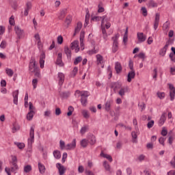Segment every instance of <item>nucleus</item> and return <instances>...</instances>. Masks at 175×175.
<instances>
[{"label": "nucleus", "mask_w": 175, "mask_h": 175, "mask_svg": "<svg viewBox=\"0 0 175 175\" xmlns=\"http://www.w3.org/2000/svg\"><path fill=\"white\" fill-rule=\"evenodd\" d=\"M29 70L31 73H34L36 77H40V69L36 64V60L35 58H31L29 64Z\"/></svg>", "instance_id": "1"}, {"label": "nucleus", "mask_w": 175, "mask_h": 175, "mask_svg": "<svg viewBox=\"0 0 175 175\" xmlns=\"http://www.w3.org/2000/svg\"><path fill=\"white\" fill-rule=\"evenodd\" d=\"M75 95H81V103L82 106H87V98L90 96V93H88V92H80L79 90H77L75 92Z\"/></svg>", "instance_id": "2"}, {"label": "nucleus", "mask_w": 175, "mask_h": 175, "mask_svg": "<svg viewBox=\"0 0 175 175\" xmlns=\"http://www.w3.org/2000/svg\"><path fill=\"white\" fill-rule=\"evenodd\" d=\"M30 137L27 140V144L29 148H32V144L35 142V128L31 127L29 131Z\"/></svg>", "instance_id": "3"}, {"label": "nucleus", "mask_w": 175, "mask_h": 175, "mask_svg": "<svg viewBox=\"0 0 175 175\" xmlns=\"http://www.w3.org/2000/svg\"><path fill=\"white\" fill-rule=\"evenodd\" d=\"M120 38V34H116L115 36L112 37L113 45H112V53H117L118 51V39Z\"/></svg>", "instance_id": "4"}, {"label": "nucleus", "mask_w": 175, "mask_h": 175, "mask_svg": "<svg viewBox=\"0 0 175 175\" xmlns=\"http://www.w3.org/2000/svg\"><path fill=\"white\" fill-rule=\"evenodd\" d=\"M137 44L140 43H144V42L147 40V36H146L143 32H137Z\"/></svg>", "instance_id": "5"}, {"label": "nucleus", "mask_w": 175, "mask_h": 175, "mask_svg": "<svg viewBox=\"0 0 175 175\" xmlns=\"http://www.w3.org/2000/svg\"><path fill=\"white\" fill-rule=\"evenodd\" d=\"M57 81L59 87H62V85H64V83H65V74L63 72H58Z\"/></svg>", "instance_id": "6"}, {"label": "nucleus", "mask_w": 175, "mask_h": 175, "mask_svg": "<svg viewBox=\"0 0 175 175\" xmlns=\"http://www.w3.org/2000/svg\"><path fill=\"white\" fill-rule=\"evenodd\" d=\"M14 30L17 35V38L19 39H23V38H24V30L20 28V27L16 26Z\"/></svg>", "instance_id": "7"}, {"label": "nucleus", "mask_w": 175, "mask_h": 175, "mask_svg": "<svg viewBox=\"0 0 175 175\" xmlns=\"http://www.w3.org/2000/svg\"><path fill=\"white\" fill-rule=\"evenodd\" d=\"M12 166L11 167V172H15L18 169V166L17 165V157L12 156Z\"/></svg>", "instance_id": "8"}, {"label": "nucleus", "mask_w": 175, "mask_h": 175, "mask_svg": "<svg viewBox=\"0 0 175 175\" xmlns=\"http://www.w3.org/2000/svg\"><path fill=\"white\" fill-rule=\"evenodd\" d=\"M56 167L58 170L59 175H64L65 174V172H66V168L62 164L57 163H56Z\"/></svg>", "instance_id": "9"}, {"label": "nucleus", "mask_w": 175, "mask_h": 175, "mask_svg": "<svg viewBox=\"0 0 175 175\" xmlns=\"http://www.w3.org/2000/svg\"><path fill=\"white\" fill-rule=\"evenodd\" d=\"M87 139L91 146H94L96 143V138L93 134H88Z\"/></svg>", "instance_id": "10"}, {"label": "nucleus", "mask_w": 175, "mask_h": 175, "mask_svg": "<svg viewBox=\"0 0 175 175\" xmlns=\"http://www.w3.org/2000/svg\"><path fill=\"white\" fill-rule=\"evenodd\" d=\"M92 20L93 21H101V25H105V21H107V18H106V16H94Z\"/></svg>", "instance_id": "11"}, {"label": "nucleus", "mask_w": 175, "mask_h": 175, "mask_svg": "<svg viewBox=\"0 0 175 175\" xmlns=\"http://www.w3.org/2000/svg\"><path fill=\"white\" fill-rule=\"evenodd\" d=\"M168 85H169V88H170V100H174L175 88H174V86L172 84H171V83H169Z\"/></svg>", "instance_id": "12"}, {"label": "nucleus", "mask_w": 175, "mask_h": 175, "mask_svg": "<svg viewBox=\"0 0 175 175\" xmlns=\"http://www.w3.org/2000/svg\"><path fill=\"white\" fill-rule=\"evenodd\" d=\"M77 141L76 139H72V142L66 145V150H75L76 148Z\"/></svg>", "instance_id": "13"}, {"label": "nucleus", "mask_w": 175, "mask_h": 175, "mask_svg": "<svg viewBox=\"0 0 175 175\" xmlns=\"http://www.w3.org/2000/svg\"><path fill=\"white\" fill-rule=\"evenodd\" d=\"M72 50H75V53H79L80 51V46H79V41L75 40L71 43Z\"/></svg>", "instance_id": "14"}, {"label": "nucleus", "mask_w": 175, "mask_h": 175, "mask_svg": "<svg viewBox=\"0 0 175 175\" xmlns=\"http://www.w3.org/2000/svg\"><path fill=\"white\" fill-rule=\"evenodd\" d=\"M161 15L159 13H156L155 14V19L154 22V29L157 31L158 29V27L159 26V19H160Z\"/></svg>", "instance_id": "15"}, {"label": "nucleus", "mask_w": 175, "mask_h": 175, "mask_svg": "<svg viewBox=\"0 0 175 175\" xmlns=\"http://www.w3.org/2000/svg\"><path fill=\"white\" fill-rule=\"evenodd\" d=\"M85 32L84 31H81L80 34V46L81 50H84V38H85Z\"/></svg>", "instance_id": "16"}, {"label": "nucleus", "mask_w": 175, "mask_h": 175, "mask_svg": "<svg viewBox=\"0 0 175 175\" xmlns=\"http://www.w3.org/2000/svg\"><path fill=\"white\" fill-rule=\"evenodd\" d=\"M56 65H58V66H64V62H62V53H58Z\"/></svg>", "instance_id": "17"}, {"label": "nucleus", "mask_w": 175, "mask_h": 175, "mask_svg": "<svg viewBox=\"0 0 175 175\" xmlns=\"http://www.w3.org/2000/svg\"><path fill=\"white\" fill-rule=\"evenodd\" d=\"M169 46H170L169 42H166L164 47L160 50L159 54L161 55V57H165V55H166V51H167V49H169Z\"/></svg>", "instance_id": "18"}, {"label": "nucleus", "mask_w": 175, "mask_h": 175, "mask_svg": "<svg viewBox=\"0 0 175 175\" xmlns=\"http://www.w3.org/2000/svg\"><path fill=\"white\" fill-rule=\"evenodd\" d=\"M81 28H83V23H81V22H78L75 27L73 36H76V35H77V33L81 31Z\"/></svg>", "instance_id": "19"}, {"label": "nucleus", "mask_w": 175, "mask_h": 175, "mask_svg": "<svg viewBox=\"0 0 175 175\" xmlns=\"http://www.w3.org/2000/svg\"><path fill=\"white\" fill-rule=\"evenodd\" d=\"M136 76V72L135 70H131L127 75V81L128 83H131L132 79Z\"/></svg>", "instance_id": "20"}, {"label": "nucleus", "mask_w": 175, "mask_h": 175, "mask_svg": "<svg viewBox=\"0 0 175 175\" xmlns=\"http://www.w3.org/2000/svg\"><path fill=\"white\" fill-rule=\"evenodd\" d=\"M165 121H166V113L163 112L159 120V126H162V125L165 124Z\"/></svg>", "instance_id": "21"}, {"label": "nucleus", "mask_w": 175, "mask_h": 175, "mask_svg": "<svg viewBox=\"0 0 175 175\" xmlns=\"http://www.w3.org/2000/svg\"><path fill=\"white\" fill-rule=\"evenodd\" d=\"M113 105V100H107L105 104V109L106 111H110L111 105Z\"/></svg>", "instance_id": "22"}, {"label": "nucleus", "mask_w": 175, "mask_h": 175, "mask_svg": "<svg viewBox=\"0 0 175 175\" xmlns=\"http://www.w3.org/2000/svg\"><path fill=\"white\" fill-rule=\"evenodd\" d=\"M14 98L13 102L14 105H18V90H15L12 93Z\"/></svg>", "instance_id": "23"}, {"label": "nucleus", "mask_w": 175, "mask_h": 175, "mask_svg": "<svg viewBox=\"0 0 175 175\" xmlns=\"http://www.w3.org/2000/svg\"><path fill=\"white\" fill-rule=\"evenodd\" d=\"M46 59V55L44 53H42L40 56V67L41 69L44 68V59Z\"/></svg>", "instance_id": "24"}, {"label": "nucleus", "mask_w": 175, "mask_h": 175, "mask_svg": "<svg viewBox=\"0 0 175 175\" xmlns=\"http://www.w3.org/2000/svg\"><path fill=\"white\" fill-rule=\"evenodd\" d=\"M66 13H68V10L64 8L60 10L59 15V20H64L65 18V16H66Z\"/></svg>", "instance_id": "25"}, {"label": "nucleus", "mask_w": 175, "mask_h": 175, "mask_svg": "<svg viewBox=\"0 0 175 175\" xmlns=\"http://www.w3.org/2000/svg\"><path fill=\"white\" fill-rule=\"evenodd\" d=\"M89 129H90V126H88V124L83 125L80 130L81 135H85L86 132H88Z\"/></svg>", "instance_id": "26"}, {"label": "nucleus", "mask_w": 175, "mask_h": 175, "mask_svg": "<svg viewBox=\"0 0 175 175\" xmlns=\"http://www.w3.org/2000/svg\"><path fill=\"white\" fill-rule=\"evenodd\" d=\"M126 92H128V87L126 86L121 88L120 90H119L118 94L122 98V96H125Z\"/></svg>", "instance_id": "27"}, {"label": "nucleus", "mask_w": 175, "mask_h": 175, "mask_svg": "<svg viewBox=\"0 0 175 175\" xmlns=\"http://www.w3.org/2000/svg\"><path fill=\"white\" fill-rule=\"evenodd\" d=\"M38 169L39 172L41 174H44V172H46V167L44 165H43L42 163H38Z\"/></svg>", "instance_id": "28"}, {"label": "nucleus", "mask_w": 175, "mask_h": 175, "mask_svg": "<svg viewBox=\"0 0 175 175\" xmlns=\"http://www.w3.org/2000/svg\"><path fill=\"white\" fill-rule=\"evenodd\" d=\"M137 136H138L137 132L132 131L131 137H132L133 143H135V144L137 143Z\"/></svg>", "instance_id": "29"}, {"label": "nucleus", "mask_w": 175, "mask_h": 175, "mask_svg": "<svg viewBox=\"0 0 175 175\" xmlns=\"http://www.w3.org/2000/svg\"><path fill=\"white\" fill-rule=\"evenodd\" d=\"M147 5L148 8H158V3L154 0H149Z\"/></svg>", "instance_id": "30"}, {"label": "nucleus", "mask_w": 175, "mask_h": 175, "mask_svg": "<svg viewBox=\"0 0 175 175\" xmlns=\"http://www.w3.org/2000/svg\"><path fill=\"white\" fill-rule=\"evenodd\" d=\"M5 73L9 77H13L14 75V71L9 68H5Z\"/></svg>", "instance_id": "31"}, {"label": "nucleus", "mask_w": 175, "mask_h": 175, "mask_svg": "<svg viewBox=\"0 0 175 175\" xmlns=\"http://www.w3.org/2000/svg\"><path fill=\"white\" fill-rule=\"evenodd\" d=\"M72 15H68L66 16L65 20V24H66L67 27H68L69 25H70V23H72Z\"/></svg>", "instance_id": "32"}, {"label": "nucleus", "mask_w": 175, "mask_h": 175, "mask_svg": "<svg viewBox=\"0 0 175 175\" xmlns=\"http://www.w3.org/2000/svg\"><path fill=\"white\" fill-rule=\"evenodd\" d=\"M100 157H103V158H106V159H108L109 162H113V158L110 156V154H105L103 152L100 153Z\"/></svg>", "instance_id": "33"}, {"label": "nucleus", "mask_w": 175, "mask_h": 175, "mask_svg": "<svg viewBox=\"0 0 175 175\" xmlns=\"http://www.w3.org/2000/svg\"><path fill=\"white\" fill-rule=\"evenodd\" d=\"M88 141L87 139H83L80 142V145L83 147V148H85L88 146Z\"/></svg>", "instance_id": "34"}, {"label": "nucleus", "mask_w": 175, "mask_h": 175, "mask_svg": "<svg viewBox=\"0 0 175 175\" xmlns=\"http://www.w3.org/2000/svg\"><path fill=\"white\" fill-rule=\"evenodd\" d=\"M115 69L117 73H120L122 70V66L119 62H116L115 64Z\"/></svg>", "instance_id": "35"}, {"label": "nucleus", "mask_w": 175, "mask_h": 175, "mask_svg": "<svg viewBox=\"0 0 175 175\" xmlns=\"http://www.w3.org/2000/svg\"><path fill=\"white\" fill-rule=\"evenodd\" d=\"M64 52H65V54L67 55L68 58H70V57H72V51H70L69 47L66 46L64 48Z\"/></svg>", "instance_id": "36"}, {"label": "nucleus", "mask_w": 175, "mask_h": 175, "mask_svg": "<svg viewBox=\"0 0 175 175\" xmlns=\"http://www.w3.org/2000/svg\"><path fill=\"white\" fill-rule=\"evenodd\" d=\"M69 95H70V93L69 92H59V96L63 99L68 98Z\"/></svg>", "instance_id": "37"}, {"label": "nucleus", "mask_w": 175, "mask_h": 175, "mask_svg": "<svg viewBox=\"0 0 175 175\" xmlns=\"http://www.w3.org/2000/svg\"><path fill=\"white\" fill-rule=\"evenodd\" d=\"M53 157L55 159H59L61 158V152L59 150H55L53 152Z\"/></svg>", "instance_id": "38"}, {"label": "nucleus", "mask_w": 175, "mask_h": 175, "mask_svg": "<svg viewBox=\"0 0 175 175\" xmlns=\"http://www.w3.org/2000/svg\"><path fill=\"white\" fill-rule=\"evenodd\" d=\"M33 114H35V111H29V112L27 115V119L29 121H31V120H32V118H33Z\"/></svg>", "instance_id": "39"}, {"label": "nucleus", "mask_w": 175, "mask_h": 175, "mask_svg": "<svg viewBox=\"0 0 175 175\" xmlns=\"http://www.w3.org/2000/svg\"><path fill=\"white\" fill-rule=\"evenodd\" d=\"M32 170V166L31 165H27L24 167L25 173H29Z\"/></svg>", "instance_id": "40"}, {"label": "nucleus", "mask_w": 175, "mask_h": 175, "mask_svg": "<svg viewBox=\"0 0 175 175\" xmlns=\"http://www.w3.org/2000/svg\"><path fill=\"white\" fill-rule=\"evenodd\" d=\"M103 166H104L105 170H107V172H110L111 167H110V165L109 164V163H107V161L103 162Z\"/></svg>", "instance_id": "41"}, {"label": "nucleus", "mask_w": 175, "mask_h": 175, "mask_svg": "<svg viewBox=\"0 0 175 175\" xmlns=\"http://www.w3.org/2000/svg\"><path fill=\"white\" fill-rule=\"evenodd\" d=\"M81 61H83V57L81 56L76 57L74 61V65H79Z\"/></svg>", "instance_id": "42"}, {"label": "nucleus", "mask_w": 175, "mask_h": 175, "mask_svg": "<svg viewBox=\"0 0 175 175\" xmlns=\"http://www.w3.org/2000/svg\"><path fill=\"white\" fill-rule=\"evenodd\" d=\"M124 43H126L128 42V27L126 28V31L123 37Z\"/></svg>", "instance_id": "43"}, {"label": "nucleus", "mask_w": 175, "mask_h": 175, "mask_svg": "<svg viewBox=\"0 0 175 175\" xmlns=\"http://www.w3.org/2000/svg\"><path fill=\"white\" fill-rule=\"evenodd\" d=\"M15 146H17V147L20 150H23L25 147V144L24 143H20V142H14Z\"/></svg>", "instance_id": "44"}, {"label": "nucleus", "mask_w": 175, "mask_h": 175, "mask_svg": "<svg viewBox=\"0 0 175 175\" xmlns=\"http://www.w3.org/2000/svg\"><path fill=\"white\" fill-rule=\"evenodd\" d=\"M17 131H20V126L18 124H14L12 130V133H16Z\"/></svg>", "instance_id": "45"}, {"label": "nucleus", "mask_w": 175, "mask_h": 175, "mask_svg": "<svg viewBox=\"0 0 175 175\" xmlns=\"http://www.w3.org/2000/svg\"><path fill=\"white\" fill-rule=\"evenodd\" d=\"M96 58H97V64L98 65L102 64V62H103V57H102V55H96Z\"/></svg>", "instance_id": "46"}, {"label": "nucleus", "mask_w": 175, "mask_h": 175, "mask_svg": "<svg viewBox=\"0 0 175 175\" xmlns=\"http://www.w3.org/2000/svg\"><path fill=\"white\" fill-rule=\"evenodd\" d=\"M163 31H165L166 32H167V31H169V22L166 21L163 25Z\"/></svg>", "instance_id": "47"}, {"label": "nucleus", "mask_w": 175, "mask_h": 175, "mask_svg": "<svg viewBox=\"0 0 175 175\" xmlns=\"http://www.w3.org/2000/svg\"><path fill=\"white\" fill-rule=\"evenodd\" d=\"M59 147L62 150H66V145H65V142L60 140Z\"/></svg>", "instance_id": "48"}, {"label": "nucleus", "mask_w": 175, "mask_h": 175, "mask_svg": "<svg viewBox=\"0 0 175 175\" xmlns=\"http://www.w3.org/2000/svg\"><path fill=\"white\" fill-rule=\"evenodd\" d=\"M82 115L83 116L84 118H88L90 117V112H88L87 110H83Z\"/></svg>", "instance_id": "49"}, {"label": "nucleus", "mask_w": 175, "mask_h": 175, "mask_svg": "<svg viewBox=\"0 0 175 175\" xmlns=\"http://www.w3.org/2000/svg\"><path fill=\"white\" fill-rule=\"evenodd\" d=\"M32 85L33 90H36V87H38V79H33L32 80Z\"/></svg>", "instance_id": "50"}, {"label": "nucleus", "mask_w": 175, "mask_h": 175, "mask_svg": "<svg viewBox=\"0 0 175 175\" xmlns=\"http://www.w3.org/2000/svg\"><path fill=\"white\" fill-rule=\"evenodd\" d=\"M154 120H150V122H148L147 127L148 128V129H151V128L154 126Z\"/></svg>", "instance_id": "51"}, {"label": "nucleus", "mask_w": 175, "mask_h": 175, "mask_svg": "<svg viewBox=\"0 0 175 175\" xmlns=\"http://www.w3.org/2000/svg\"><path fill=\"white\" fill-rule=\"evenodd\" d=\"M57 43L58 44H62V43H64V38H62V36L57 37Z\"/></svg>", "instance_id": "52"}, {"label": "nucleus", "mask_w": 175, "mask_h": 175, "mask_svg": "<svg viewBox=\"0 0 175 175\" xmlns=\"http://www.w3.org/2000/svg\"><path fill=\"white\" fill-rule=\"evenodd\" d=\"M77 72H79V68L77 67H75L72 72V76L75 77V76L77 75Z\"/></svg>", "instance_id": "53"}, {"label": "nucleus", "mask_w": 175, "mask_h": 175, "mask_svg": "<svg viewBox=\"0 0 175 175\" xmlns=\"http://www.w3.org/2000/svg\"><path fill=\"white\" fill-rule=\"evenodd\" d=\"M31 8H32V3H31L30 1H28L26 3V8L25 9L27 10H31Z\"/></svg>", "instance_id": "54"}, {"label": "nucleus", "mask_w": 175, "mask_h": 175, "mask_svg": "<svg viewBox=\"0 0 175 175\" xmlns=\"http://www.w3.org/2000/svg\"><path fill=\"white\" fill-rule=\"evenodd\" d=\"M142 12V14L144 17H146L148 14L147 13V8H146V7H142L141 9Z\"/></svg>", "instance_id": "55"}, {"label": "nucleus", "mask_w": 175, "mask_h": 175, "mask_svg": "<svg viewBox=\"0 0 175 175\" xmlns=\"http://www.w3.org/2000/svg\"><path fill=\"white\" fill-rule=\"evenodd\" d=\"M161 135L162 136H166L167 135V129H166V127L162 128Z\"/></svg>", "instance_id": "56"}, {"label": "nucleus", "mask_w": 175, "mask_h": 175, "mask_svg": "<svg viewBox=\"0 0 175 175\" xmlns=\"http://www.w3.org/2000/svg\"><path fill=\"white\" fill-rule=\"evenodd\" d=\"M138 106L141 110V111H143L146 109V104L144 103L138 104Z\"/></svg>", "instance_id": "57"}, {"label": "nucleus", "mask_w": 175, "mask_h": 175, "mask_svg": "<svg viewBox=\"0 0 175 175\" xmlns=\"http://www.w3.org/2000/svg\"><path fill=\"white\" fill-rule=\"evenodd\" d=\"M165 140H166V138L163 137H161L159 139V142L160 144H161L162 146H165Z\"/></svg>", "instance_id": "58"}, {"label": "nucleus", "mask_w": 175, "mask_h": 175, "mask_svg": "<svg viewBox=\"0 0 175 175\" xmlns=\"http://www.w3.org/2000/svg\"><path fill=\"white\" fill-rule=\"evenodd\" d=\"M129 67L131 70H135V69H133V61H132V59H130L129 62Z\"/></svg>", "instance_id": "59"}, {"label": "nucleus", "mask_w": 175, "mask_h": 175, "mask_svg": "<svg viewBox=\"0 0 175 175\" xmlns=\"http://www.w3.org/2000/svg\"><path fill=\"white\" fill-rule=\"evenodd\" d=\"M88 54H89V55H92V54H96V53H98V51H96V50H95V49L88 51Z\"/></svg>", "instance_id": "60"}, {"label": "nucleus", "mask_w": 175, "mask_h": 175, "mask_svg": "<svg viewBox=\"0 0 175 175\" xmlns=\"http://www.w3.org/2000/svg\"><path fill=\"white\" fill-rule=\"evenodd\" d=\"M9 23H10V25H14V24H15L14 16H12L10 18Z\"/></svg>", "instance_id": "61"}, {"label": "nucleus", "mask_w": 175, "mask_h": 175, "mask_svg": "<svg viewBox=\"0 0 175 175\" xmlns=\"http://www.w3.org/2000/svg\"><path fill=\"white\" fill-rule=\"evenodd\" d=\"M157 96L159 99H163L165 98V93L164 92H157Z\"/></svg>", "instance_id": "62"}, {"label": "nucleus", "mask_w": 175, "mask_h": 175, "mask_svg": "<svg viewBox=\"0 0 175 175\" xmlns=\"http://www.w3.org/2000/svg\"><path fill=\"white\" fill-rule=\"evenodd\" d=\"M44 117H50L51 116V111L50 110H46L44 113Z\"/></svg>", "instance_id": "63"}, {"label": "nucleus", "mask_w": 175, "mask_h": 175, "mask_svg": "<svg viewBox=\"0 0 175 175\" xmlns=\"http://www.w3.org/2000/svg\"><path fill=\"white\" fill-rule=\"evenodd\" d=\"M1 49H5L6 48V41L3 40L0 44Z\"/></svg>", "instance_id": "64"}]
</instances>
